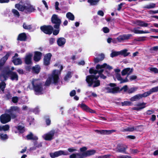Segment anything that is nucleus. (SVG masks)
I'll list each match as a JSON object with an SVG mask.
<instances>
[{"label": "nucleus", "instance_id": "1", "mask_svg": "<svg viewBox=\"0 0 158 158\" xmlns=\"http://www.w3.org/2000/svg\"><path fill=\"white\" fill-rule=\"evenodd\" d=\"M59 72L58 70H54L51 75L47 79L45 82L44 85L49 86L51 83L54 84L55 85H57L60 79Z\"/></svg>", "mask_w": 158, "mask_h": 158}, {"label": "nucleus", "instance_id": "2", "mask_svg": "<svg viewBox=\"0 0 158 158\" xmlns=\"http://www.w3.org/2000/svg\"><path fill=\"white\" fill-rule=\"evenodd\" d=\"M33 89L35 92V94H40L43 91V89L41 83L38 82L37 80L33 79L31 81Z\"/></svg>", "mask_w": 158, "mask_h": 158}, {"label": "nucleus", "instance_id": "3", "mask_svg": "<svg viewBox=\"0 0 158 158\" xmlns=\"http://www.w3.org/2000/svg\"><path fill=\"white\" fill-rule=\"evenodd\" d=\"M51 21L52 24H54L53 27L55 29L60 28L61 23L60 19L56 14H53L51 18Z\"/></svg>", "mask_w": 158, "mask_h": 158}, {"label": "nucleus", "instance_id": "4", "mask_svg": "<svg viewBox=\"0 0 158 158\" xmlns=\"http://www.w3.org/2000/svg\"><path fill=\"white\" fill-rule=\"evenodd\" d=\"M19 110V109L17 106H11L9 109L7 110L6 112L10 115L11 118L15 119L17 117V112Z\"/></svg>", "mask_w": 158, "mask_h": 158}, {"label": "nucleus", "instance_id": "5", "mask_svg": "<svg viewBox=\"0 0 158 158\" xmlns=\"http://www.w3.org/2000/svg\"><path fill=\"white\" fill-rule=\"evenodd\" d=\"M4 73L7 75L12 81L18 80L19 77L17 73L10 70L9 68H6L5 70Z\"/></svg>", "mask_w": 158, "mask_h": 158}, {"label": "nucleus", "instance_id": "6", "mask_svg": "<svg viewBox=\"0 0 158 158\" xmlns=\"http://www.w3.org/2000/svg\"><path fill=\"white\" fill-rule=\"evenodd\" d=\"M53 27L51 25H44L40 27V29L44 33L50 35L52 33Z\"/></svg>", "mask_w": 158, "mask_h": 158}, {"label": "nucleus", "instance_id": "7", "mask_svg": "<svg viewBox=\"0 0 158 158\" xmlns=\"http://www.w3.org/2000/svg\"><path fill=\"white\" fill-rule=\"evenodd\" d=\"M96 152V151L95 150L92 149L87 150L81 154L77 153V155L79 157L78 158H84L94 155Z\"/></svg>", "mask_w": 158, "mask_h": 158}, {"label": "nucleus", "instance_id": "8", "mask_svg": "<svg viewBox=\"0 0 158 158\" xmlns=\"http://www.w3.org/2000/svg\"><path fill=\"white\" fill-rule=\"evenodd\" d=\"M11 116L8 114L4 113L2 114L0 116L1 123L5 124L9 122L11 120Z\"/></svg>", "mask_w": 158, "mask_h": 158}, {"label": "nucleus", "instance_id": "9", "mask_svg": "<svg viewBox=\"0 0 158 158\" xmlns=\"http://www.w3.org/2000/svg\"><path fill=\"white\" fill-rule=\"evenodd\" d=\"M69 153L68 152H65L62 150H60L49 153V155L52 158H55L62 155H67Z\"/></svg>", "mask_w": 158, "mask_h": 158}, {"label": "nucleus", "instance_id": "10", "mask_svg": "<svg viewBox=\"0 0 158 158\" xmlns=\"http://www.w3.org/2000/svg\"><path fill=\"white\" fill-rule=\"evenodd\" d=\"M52 56V55L50 53H48L44 56L43 59V63L44 65L47 66L50 64Z\"/></svg>", "mask_w": 158, "mask_h": 158}, {"label": "nucleus", "instance_id": "11", "mask_svg": "<svg viewBox=\"0 0 158 158\" xmlns=\"http://www.w3.org/2000/svg\"><path fill=\"white\" fill-rule=\"evenodd\" d=\"M132 36V35L130 34H125L120 35L117 38V39L118 42H121L124 40H127L130 39Z\"/></svg>", "mask_w": 158, "mask_h": 158}, {"label": "nucleus", "instance_id": "12", "mask_svg": "<svg viewBox=\"0 0 158 158\" xmlns=\"http://www.w3.org/2000/svg\"><path fill=\"white\" fill-rule=\"evenodd\" d=\"M127 148V147L126 145L122 143L118 144L117 146V152L125 154H127L126 152V150Z\"/></svg>", "mask_w": 158, "mask_h": 158}, {"label": "nucleus", "instance_id": "13", "mask_svg": "<svg viewBox=\"0 0 158 158\" xmlns=\"http://www.w3.org/2000/svg\"><path fill=\"white\" fill-rule=\"evenodd\" d=\"M55 133V130H52L49 132L45 135L44 139L46 140L50 141L53 139L54 134Z\"/></svg>", "mask_w": 158, "mask_h": 158}, {"label": "nucleus", "instance_id": "14", "mask_svg": "<svg viewBox=\"0 0 158 158\" xmlns=\"http://www.w3.org/2000/svg\"><path fill=\"white\" fill-rule=\"evenodd\" d=\"M80 107L82 109V110L87 112H90L92 113H95V111L90 109L89 106L85 104L82 103L80 105Z\"/></svg>", "mask_w": 158, "mask_h": 158}, {"label": "nucleus", "instance_id": "15", "mask_svg": "<svg viewBox=\"0 0 158 158\" xmlns=\"http://www.w3.org/2000/svg\"><path fill=\"white\" fill-rule=\"evenodd\" d=\"M147 97V96L144 92L143 94H139L133 96L130 98V100L131 102L136 101L139 100L140 98L143 97Z\"/></svg>", "mask_w": 158, "mask_h": 158}, {"label": "nucleus", "instance_id": "16", "mask_svg": "<svg viewBox=\"0 0 158 158\" xmlns=\"http://www.w3.org/2000/svg\"><path fill=\"white\" fill-rule=\"evenodd\" d=\"M104 89L107 90L106 93L114 94L118 93L119 88L118 87L110 88L109 87H106Z\"/></svg>", "mask_w": 158, "mask_h": 158}, {"label": "nucleus", "instance_id": "17", "mask_svg": "<svg viewBox=\"0 0 158 158\" xmlns=\"http://www.w3.org/2000/svg\"><path fill=\"white\" fill-rule=\"evenodd\" d=\"M94 78L93 74H90L87 75L86 77L85 81L88 84V86L91 87L94 84Z\"/></svg>", "mask_w": 158, "mask_h": 158}, {"label": "nucleus", "instance_id": "18", "mask_svg": "<svg viewBox=\"0 0 158 158\" xmlns=\"http://www.w3.org/2000/svg\"><path fill=\"white\" fill-rule=\"evenodd\" d=\"M42 53L39 51H35L34 52L33 60L35 62L39 61L41 59Z\"/></svg>", "mask_w": 158, "mask_h": 158}, {"label": "nucleus", "instance_id": "19", "mask_svg": "<svg viewBox=\"0 0 158 158\" xmlns=\"http://www.w3.org/2000/svg\"><path fill=\"white\" fill-rule=\"evenodd\" d=\"M10 53L7 52L6 54L0 60V69L4 65L6 60L10 55Z\"/></svg>", "mask_w": 158, "mask_h": 158}, {"label": "nucleus", "instance_id": "20", "mask_svg": "<svg viewBox=\"0 0 158 158\" xmlns=\"http://www.w3.org/2000/svg\"><path fill=\"white\" fill-rule=\"evenodd\" d=\"M98 56L100 57V58L95 57L94 59V61L95 64H97L99 62L102 61L104 59L105 57V55L103 53L99 54Z\"/></svg>", "mask_w": 158, "mask_h": 158}, {"label": "nucleus", "instance_id": "21", "mask_svg": "<svg viewBox=\"0 0 158 158\" xmlns=\"http://www.w3.org/2000/svg\"><path fill=\"white\" fill-rule=\"evenodd\" d=\"M98 133H100L102 134H106L108 135L114 132L115 130H97L96 131Z\"/></svg>", "mask_w": 158, "mask_h": 158}, {"label": "nucleus", "instance_id": "22", "mask_svg": "<svg viewBox=\"0 0 158 158\" xmlns=\"http://www.w3.org/2000/svg\"><path fill=\"white\" fill-rule=\"evenodd\" d=\"M133 72L132 69H131L130 68H125L121 72L122 75L123 76L127 74V76L131 74V73Z\"/></svg>", "mask_w": 158, "mask_h": 158}, {"label": "nucleus", "instance_id": "23", "mask_svg": "<svg viewBox=\"0 0 158 158\" xmlns=\"http://www.w3.org/2000/svg\"><path fill=\"white\" fill-rule=\"evenodd\" d=\"M27 36L25 33H22L19 34L17 40L19 41H25L27 40Z\"/></svg>", "mask_w": 158, "mask_h": 158}, {"label": "nucleus", "instance_id": "24", "mask_svg": "<svg viewBox=\"0 0 158 158\" xmlns=\"http://www.w3.org/2000/svg\"><path fill=\"white\" fill-rule=\"evenodd\" d=\"M32 55L31 54H29L26 56L24 60L25 63L26 64H32Z\"/></svg>", "mask_w": 158, "mask_h": 158}, {"label": "nucleus", "instance_id": "25", "mask_svg": "<svg viewBox=\"0 0 158 158\" xmlns=\"http://www.w3.org/2000/svg\"><path fill=\"white\" fill-rule=\"evenodd\" d=\"M137 26H139L143 27H147L148 24L145 23L144 22L139 20H136L134 23Z\"/></svg>", "mask_w": 158, "mask_h": 158}, {"label": "nucleus", "instance_id": "26", "mask_svg": "<svg viewBox=\"0 0 158 158\" xmlns=\"http://www.w3.org/2000/svg\"><path fill=\"white\" fill-rule=\"evenodd\" d=\"M140 27H138L137 28H134L133 30H131V32H133L135 34H144V33H150V32L148 31H142L139 30H137V29H139Z\"/></svg>", "mask_w": 158, "mask_h": 158}, {"label": "nucleus", "instance_id": "27", "mask_svg": "<svg viewBox=\"0 0 158 158\" xmlns=\"http://www.w3.org/2000/svg\"><path fill=\"white\" fill-rule=\"evenodd\" d=\"M35 10V8L30 4L27 5V6L25 5V12L26 13H30L33 11Z\"/></svg>", "mask_w": 158, "mask_h": 158}, {"label": "nucleus", "instance_id": "28", "mask_svg": "<svg viewBox=\"0 0 158 158\" xmlns=\"http://www.w3.org/2000/svg\"><path fill=\"white\" fill-rule=\"evenodd\" d=\"M146 103L145 102H142V103H138L137 106H139V107H135L133 108V110L137 111L145 107Z\"/></svg>", "mask_w": 158, "mask_h": 158}, {"label": "nucleus", "instance_id": "29", "mask_svg": "<svg viewBox=\"0 0 158 158\" xmlns=\"http://www.w3.org/2000/svg\"><path fill=\"white\" fill-rule=\"evenodd\" d=\"M158 92V86L150 89L148 91L145 92L146 96L147 97L153 93Z\"/></svg>", "mask_w": 158, "mask_h": 158}, {"label": "nucleus", "instance_id": "30", "mask_svg": "<svg viewBox=\"0 0 158 158\" xmlns=\"http://www.w3.org/2000/svg\"><path fill=\"white\" fill-rule=\"evenodd\" d=\"M66 42V39L64 37L59 38L57 40V43L59 46L64 45Z\"/></svg>", "mask_w": 158, "mask_h": 158}, {"label": "nucleus", "instance_id": "31", "mask_svg": "<svg viewBox=\"0 0 158 158\" xmlns=\"http://www.w3.org/2000/svg\"><path fill=\"white\" fill-rule=\"evenodd\" d=\"M40 68L39 65H36L32 67V72L33 73L38 74L40 73Z\"/></svg>", "mask_w": 158, "mask_h": 158}, {"label": "nucleus", "instance_id": "32", "mask_svg": "<svg viewBox=\"0 0 158 158\" xmlns=\"http://www.w3.org/2000/svg\"><path fill=\"white\" fill-rule=\"evenodd\" d=\"M27 139L28 140H38V138L36 136H34L33 134L31 132L27 135L26 136Z\"/></svg>", "mask_w": 158, "mask_h": 158}, {"label": "nucleus", "instance_id": "33", "mask_svg": "<svg viewBox=\"0 0 158 158\" xmlns=\"http://www.w3.org/2000/svg\"><path fill=\"white\" fill-rule=\"evenodd\" d=\"M15 7L19 11H23L25 10V5H21L19 3L16 4L15 6Z\"/></svg>", "mask_w": 158, "mask_h": 158}, {"label": "nucleus", "instance_id": "34", "mask_svg": "<svg viewBox=\"0 0 158 158\" xmlns=\"http://www.w3.org/2000/svg\"><path fill=\"white\" fill-rule=\"evenodd\" d=\"M12 61L15 65L21 64L22 63L21 59L19 58L13 59Z\"/></svg>", "mask_w": 158, "mask_h": 158}, {"label": "nucleus", "instance_id": "35", "mask_svg": "<svg viewBox=\"0 0 158 158\" xmlns=\"http://www.w3.org/2000/svg\"><path fill=\"white\" fill-rule=\"evenodd\" d=\"M156 6V4L154 3H150L149 4L144 6L143 8L144 9H150L154 8Z\"/></svg>", "mask_w": 158, "mask_h": 158}, {"label": "nucleus", "instance_id": "36", "mask_svg": "<svg viewBox=\"0 0 158 158\" xmlns=\"http://www.w3.org/2000/svg\"><path fill=\"white\" fill-rule=\"evenodd\" d=\"M66 17L69 20L73 21L75 17L74 15L70 12H68L66 15Z\"/></svg>", "mask_w": 158, "mask_h": 158}, {"label": "nucleus", "instance_id": "37", "mask_svg": "<svg viewBox=\"0 0 158 158\" xmlns=\"http://www.w3.org/2000/svg\"><path fill=\"white\" fill-rule=\"evenodd\" d=\"M6 84L5 82H1L0 83V92L2 91L4 92L5 89L6 87Z\"/></svg>", "mask_w": 158, "mask_h": 158}, {"label": "nucleus", "instance_id": "38", "mask_svg": "<svg viewBox=\"0 0 158 158\" xmlns=\"http://www.w3.org/2000/svg\"><path fill=\"white\" fill-rule=\"evenodd\" d=\"M7 75L5 73L4 74H2L0 76V80L1 82H4L6 80L7 78Z\"/></svg>", "mask_w": 158, "mask_h": 158}, {"label": "nucleus", "instance_id": "39", "mask_svg": "<svg viewBox=\"0 0 158 158\" xmlns=\"http://www.w3.org/2000/svg\"><path fill=\"white\" fill-rule=\"evenodd\" d=\"M127 49H124L120 51V55H123L125 57L128 56L129 54L130 53L127 52Z\"/></svg>", "mask_w": 158, "mask_h": 158}, {"label": "nucleus", "instance_id": "40", "mask_svg": "<svg viewBox=\"0 0 158 158\" xmlns=\"http://www.w3.org/2000/svg\"><path fill=\"white\" fill-rule=\"evenodd\" d=\"M12 13L13 14L15 17H19L20 16V14L18 11L15 9H12L11 10Z\"/></svg>", "mask_w": 158, "mask_h": 158}, {"label": "nucleus", "instance_id": "41", "mask_svg": "<svg viewBox=\"0 0 158 158\" xmlns=\"http://www.w3.org/2000/svg\"><path fill=\"white\" fill-rule=\"evenodd\" d=\"M12 95L10 92H8L4 95L3 98L6 100H9L11 99Z\"/></svg>", "mask_w": 158, "mask_h": 158}, {"label": "nucleus", "instance_id": "42", "mask_svg": "<svg viewBox=\"0 0 158 158\" xmlns=\"http://www.w3.org/2000/svg\"><path fill=\"white\" fill-rule=\"evenodd\" d=\"M20 133H23L25 131L24 127H23L21 125H19L16 127Z\"/></svg>", "mask_w": 158, "mask_h": 158}, {"label": "nucleus", "instance_id": "43", "mask_svg": "<svg viewBox=\"0 0 158 158\" xmlns=\"http://www.w3.org/2000/svg\"><path fill=\"white\" fill-rule=\"evenodd\" d=\"M71 77V72L70 71H69L64 77V81H66L69 79Z\"/></svg>", "mask_w": 158, "mask_h": 158}, {"label": "nucleus", "instance_id": "44", "mask_svg": "<svg viewBox=\"0 0 158 158\" xmlns=\"http://www.w3.org/2000/svg\"><path fill=\"white\" fill-rule=\"evenodd\" d=\"M89 73L91 74L96 75L97 74V70L94 69V67H91L89 69Z\"/></svg>", "mask_w": 158, "mask_h": 158}, {"label": "nucleus", "instance_id": "45", "mask_svg": "<svg viewBox=\"0 0 158 158\" xmlns=\"http://www.w3.org/2000/svg\"><path fill=\"white\" fill-rule=\"evenodd\" d=\"M45 122L47 126H49L51 124V120L49 116H47L45 117Z\"/></svg>", "mask_w": 158, "mask_h": 158}, {"label": "nucleus", "instance_id": "46", "mask_svg": "<svg viewBox=\"0 0 158 158\" xmlns=\"http://www.w3.org/2000/svg\"><path fill=\"white\" fill-rule=\"evenodd\" d=\"M99 0H88V2L91 5H96L99 2Z\"/></svg>", "mask_w": 158, "mask_h": 158}, {"label": "nucleus", "instance_id": "47", "mask_svg": "<svg viewBox=\"0 0 158 158\" xmlns=\"http://www.w3.org/2000/svg\"><path fill=\"white\" fill-rule=\"evenodd\" d=\"M106 65V63H104L102 65H100V64H98L97 65L96 68L97 69V70H98V69H101L102 68H105V66Z\"/></svg>", "mask_w": 158, "mask_h": 158}, {"label": "nucleus", "instance_id": "48", "mask_svg": "<svg viewBox=\"0 0 158 158\" xmlns=\"http://www.w3.org/2000/svg\"><path fill=\"white\" fill-rule=\"evenodd\" d=\"M93 87H96L100 85V81L99 80H94V81Z\"/></svg>", "mask_w": 158, "mask_h": 158}, {"label": "nucleus", "instance_id": "49", "mask_svg": "<svg viewBox=\"0 0 158 158\" xmlns=\"http://www.w3.org/2000/svg\"><path fill=\"white\" fill-rule=\"evenodd\" d=\"M132 103L128 101H124V102H121L122 106H130L131 105Z\"/></svg>", "mask_w": 158, "mask_h": 158}, {"label": "nucleus", "instance_id": "50", "mask_svg": "<svg viewBox=\"0 0 158 158\" xmlns=\"http://www.w3.org/2000/svg\"><path fill=\"white\" fill-rule=\"evenodd\" d=\"M0 137L1 139L3 140H5L8 139V136L6 134H3L2 133L0 134Z\"/></svg>", "mask_w": 158, "mask_h": 158}, {"label": "nucleus", "instance_id": "51", "mask_svg": "<svg viewBox=\"0 0 158 158\" xmlns=\"http://www.w3.org/2000/svg\"><path fill=\"white\" fill-rule=\"evenodd\" d=\"M23 28L26 30H30L32 29V27L31 25H27L25 23H24L23 25Z\"/></svg>", "mask_w": 158, "mask_h": 158}, {"label": "nucleus", "instance_id": "52", "mask_svg": "<svg viewBox=\"0 0 158 158\" xmlns=\"http://www.w3.org/2000/svg\"><path fill=\"white\" fill-rule=\"evenodd\" d=\"M137 89V88L135 87H132L129 89L127 90V92L128 94H130L134 92Z\"/></svg>", "mask_w": 158, "mask_h": 158}, {"label": "nucleus", "instance_id": "53", "mask_svg": "<svg viewBox=\"0 0 158 158\" xmlns=\"http://www.w3.org/2000/svg\"><path fill=\"white\" fill-rule=\"evenodd\" d=\"M149 69L150 70L155 73H158V69L155 67H150L149 68Z\"/></svg>", "mask_w": 158, "mask_h": 158}, {"label": "nucleus", "instance_id": "54", "mask_svg": "<svg viewBox=\"0 0 158 158\" xmlns=\"http://www.w3.org/2000/svg\"><path fill=\"white\" fill-rule=\"evenodd\" d=\"M119 55H120V52H113L110 54V56L113 58Z\"/></svg>", "mask_w": 158, "mask_h": 158}, {"label": "nucleus", "instance_id": "55", "mask_svg": "<svg viewBox=\"0 0 158 158\" xmlns=\"http://www.w3.org/2000/svg\"><path fill=\"white\" fill-rule=\"evenodd\" d=\"M2 131H4L8 130L10 129L9 125L6 124L2 126Z\"/></svg>", "mask_w": 158, "mask_h": 158}, {"label": "nucleus", "instance_id": "56", "mask_svg": "<svg viewBox=\"0 0 158 158\" xmlns=\"http://www.w3.org/2000/svg\"><path fill=\"white\" fill-rule=\"evenodd\" d=\"M12 101L14 103H16L18 102L19 98L17 96H14L12 98Z\"/></svg>", "mask_w": 158, "mask_h": 158}, {"label": "nucleus", "instance_id": "57", "mask_svg": "<svg viewBox=\"0 0 158 158\" xmlns=\"http://www.w3.org/2000/svg\"><path fill=\"white\" fill-rule=\"evenodd\" d=\"M49 44L50 45H52L55 41V39L54 38L51 37L48 40Z\"/></svg>", "mask_w": 158, "mask_h": 158}, {"label": "nucleus", "instance_id": "58", "mask_svg": "<svg viewBox=\"0 0 158 158\" xmlns=\"http://www.w3.org/2000/svg\"><path fill=\"white\" fill-rule=\"evenodd\" d=\"M128 86L127 85H125L123 87H122L120 89H119V91L118 92H120L121 91H122L123 90L125 92L127 91L128 90Z\"/></svg>", "mask_w": 158, "mask_h": 158}, {"label": "nucleus", "instance_id": "59", "mask_svg": "<svg viewBox=\"0 0 158 158\" xmlns=\"http://www.w3.org/2000/svg\"><path fill=\"white\" fill-rule=\"evenodd\" d=\"M135 129L134 127H128L126 129H124V130L127 131H133Z\"/></svg>", "mask_w": 158, "mask_h": 158}, {"label": "nucleus", "instance_id": "60", "mask_svg": "<svg viewBox=\"0 0 158 158\" xmlns=\"http://www.w3.org/2000/svg\"><path fill=\"white\" fill-rule=\"evenodd\" d=\"M56 29H55L54 30L53 29L52 32L53 35H57L59 34L60 31L59 28Z\"/></svg>", "mask_w": 158, "mask_h": 158}, {"label": "nucleus", "instance_id": "61", "mask_svg": "<svg viewBox=\"0 0 158 158\" xmlns=\"http://www.w3.org/2000/svg\"><path fill=\"white\" fill-rule=\"evenodd\" d=\"M116 78L118 81H121L122 80V78L121 77V75L120 73H117L116 74Z\"/></svg>", "mask_w": 158, "mask_h": 158}, {"label": "nucleus", "instance_id": "62", "mask_svg": "<svg viewBox=\"0 0 158 158\" xmlns=\"http://www.w3.org/2000/svg\"><path fill=\"white\" fill-rule=\"evenodd\" d=\"M34 146L36 148H39L42 147V144L41 143L38 144L37 142H34Z\"/></svg>", "mask_w": 158, "mask_h": 158}, {"label": "nucleus", "instance_id": "63", "mask_svg": "<svg viewBox=\"0 0 158 158\" xmlns=\"http://www.w3.org/2000/svg\"><path fill=\"white\" fill-rule=\"evenodd\" d=\"M111 156V155L110 154L106 155L103 156H98V158H109Z\"/></svg>", "mask_w": 158, "mask_h": 158}, {"label": "nucleus", "instance_id": "64", "mask_svg": "<svg viewBox=\"0 0 158 158\" xmlns=\"http://www.w3.org/2000/svg\"><path fill=\"white\" fill-rule=\"evenodd\" d=\"M103 32L105 33H107L109 32L110 31L109 29L106 27H105L103 28Z\"/></svg>", "mask_w": 158, "mask_h": 158}]
</instances>
